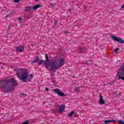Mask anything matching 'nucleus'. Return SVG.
<instances>
[{"instance_id":"nucleus-25","label":"nucleus","mask_w":124,"mask_h":124,"mask_svg":"<svg viewBox=\"0 0 124 124\" xmlns=\"http://www.w3.org/2000/svg\"><path fill=\"white\" fill-rule=\"evenodd\" d=\"M23 96H24V97H26V96H27V94H23Z\"/></svg>"},{"instance_id":"nucleus-15","label":"nucleus","mask_w":124,"mask_h":124,"mask_svg":"<svg viewBox=\"0 0 124 124\" xmlns=\"http://www.w3.org/2000/svg\"><path fill=\"white\" fill-rule=\"evenodd\" d=\"M74 113H75V111H72L69 114V117H72V115H73V114H74Z\"/></svg>"},{"instance_id":"nucleus-6","label":"nucleus","mask_w":124,"mask_h":124,"mask_svg":"<svg viewBox=\"0 0 124 124\" xmlns=\"http://www.w3.org/2000/svg\"><path fill=\"white\" fill-rule=\"evenodd\" d=\"M111 38H112L114 41H117V42H120V43H124V41L120 38L115 37V36H112Z\"/></svg>"},{"instance_id":"nucleus-7","label":"nucleus","mask_w":124,"mask_h":124,"mask_svg":"<svg viewBox=\"0 0 124 124\" xmlns=\"http://www.w3.org/2000/svg\"><path fill=\"white\" fill-rule=\"evenodd\" d=\"M25 49V46H20L16 47V52H22Z\"/></svg>"},{"instance_id":"nucleus-10","label":"nucleus","mask_w":124,"mask_h":124,"mask_svg":"<svg viewBox=\"0 0 124 124\" xmlns=\"http://www.w3.org/2000/svg\"><path fill=\"white\" fill-rule=\"evenodd\" d=\"M59 111L60 113H63L64 112V106H61L59 108Z\"/></svg>"},{"instance_id":"nucleus-9","label":"nucleus","mask_w":124,"mask_h":124,"mask_svg":"<svg viewBox=\"0 0 124 124\" xmlns=\"http://www.w3.org/2000/svg\"><path fill=\"white\" fill-rule=\"evenodd\" d=\"M41 6V4H37L32 7V9H33V10H36L37 9H38V8H40Z\"/></svg>"},{"instance_id":"nucleus-28","label":"nucleus","mask_w":124,"mask_h":124,"mask_svg":"<svg viewBox=\"0 0 124 124\" xmlns=\"http://www.w3.org/2000/svg\"><path fill=\"white\" fill-rule=\"evenodd\" d=\"M46 91H49V89L48 88H46Z\"/></svg>"},{"instance_id":"nucleus-18","label":"nucleus","mask_w":124,"mask_h":124,"mask_svg":"<svg viewBox=\"0 0 124 124\" xmlns=\"http://www.w3.org/2000/svg\"><path fill=\"white\" fill-rule=\"evenodd\" d=\"M42 62H43V60H40V62H39V65H41V64H42Z\"/></svg>"},{"instance_id":"nucleus-17","label":"nucleus","mask_w":124,"mask_h":124,"mask_svg":"<svg viewBox=\"0 0 124 124\" xmlns=\"http://www.w3.org/2000/svg\"><path fill=\"white\" fill-rule=\"evenodd\" d=\"M117 122L119 124H124V122L123 121H118Z\"/></svg>"},{"instance_id":"nucleus-13","label":"nucleus","mask_w":124,"mask_h":124,"mask_svg":"<svg viewBox=\"0 0 124 124\" xmlns=\"http://www.w3.org/2000/svg\"><path fill=\"white\" fill-rule=\"evenodd\" d=\"M46 62H49V57L48 56V54L47 53L46 54Z\"/></svg>"},{"instance_id":"nucleus-24","label":"nucleus","mask_w":124,"mask_h":124,"mask_svg":"<svg viewBox=\"0 0 124 124\" xmlns=\"http://www.w3.org/2000/svg\"><path fill=\"white\" fill-rule=\"evenodd\" d=\"M44 65H48V63L47 62H45L44 63Z\"/></svg>"},{"instance_id":"nucleus-22","label":"nucleus","mask_w":124,"mask_h":124,"mask_svg":"<svg viewBox=\"0 0 124 124\" xmlns=\"http://www.w3.org/2000/svg\"><path fill=\"white\" fill-rule=\"evenodd\" d=\"M15 2H19L20 1V0H14Z\"/></svg>"},{"instance_id":"nucleus-21","label":"nucleus","mask_w":124,"mask_h":124,"mask_svg":"<svg viewBox=\"0 0 124 124\" xmlns=\"http://www.w3.org/2000/svg\"><path fill=\"white\" fill-rule=\"evenodd\" d=\"M55 72H56L55 71H51V73L52 74V76H53V75H54V74H55Z\"/></svg>"},{"instance_id":"nucleus-27","label":"nucleus","mask_w":124,"mask_h":124,"mask_svg":"<svg viewBox=\"0 0 124 124\" xmlns=\"http://www.w3.org/2000/svg\"><path fill=\"white\" fill-rule=\"evenodd\" d=\"M121 8H124V5L122 6Z\"/></svg>"},{"instance_id":"nucleus-19","label":"nucleus","mask_w":124,"mask_h":124,"mask_svg":"<svg viewBox=\"0 0 124 124\" xmlns=\"http://www.w3.org/2000/svg\"><path fill=\"white\" fill-rule=\"evenodd\" d=\"M119 48H116L115 49L114 52H115V53H117V52H118V51H119Z\"/></svg>"},{"instance_id":"nucleus-3","label":"nucleus","mask_w":124,"mask_h":124,"mask_svg":"<svg viewBox=\"0 0 124 124\" xmlns=\"http://www.w3.org/2000/svg\"><path fill=\"white\" fill-rule=\"evenodd\" d=\"M5 80L6 81V84L7 87H11V89L9 90V92H11V91L13 90V87H12V85H10V84L13 85L14 86H16L18 84L17 81L14 78H9Z\"/></svg>"},{"instance_id":"nucleus-26","label":"nucleus","mask_w":124,"mask_h":124,"mask_svg":"<svg viewBox=\"0 0 124 124\" xmlns=\"http://www.w3.org/2000/svg\"><path fill=\"white\" fill-rule=\"evenodd\" d=\"M86 63H87V64H91V63L88 62H87Z\"/></svg>"},{"instance_id":"nucleus-1","label":"nucleus","mask_w":124,"mask_h":124,"mask_svg":"<svg viewBox=\"0 0 124 124\" xmlns=\"http://www.w3.org/2000/svg\"><path fill=\"white\" fill-rule=\"evenodd\" d=\"M17 78L22 81L23 83H27L28 81H31L33 78V76L30 73L26 72H22V73H18L16 74Z\"/></svg>"},{"instance_id":"nucleus-12","label":"nucleus","mask_w":124,"mask_h":124,"mask_svg":"<svg viewBox=\"0 0 124 124\" xmlns=\"http://www.w3.org/2000/svg\"><path fill=\"white\" fill-rule=\"evenodd\" d=\"M79 51L80 53H83V52H84V51H85V48L81 47L79 49Z\"/></svg>"},{"instance_id":"nucleus-4","label":"nucleus","mask_w":124,"mask_h":124,"mask_svg":"<svg viewBox=\"0 0 124 124\" xmlns=\"http://www.w3.org/2000/svg\"><path fill=\"white\" fill-rule=\"evenodd\" d=\"M0 89H3L8 93L11 90V87L7 86L6 82L5 80L0 81Z\"/></svg>"},{"instance_id":"nucleus-29","label":"nucleus","mask_w":124,"mask_h":124,"mask_svg":"<svg viewBox=\"0 0 124 124\" xmlns=\"http://www.w3.org/2000/svg\"><path fill=\"white\" fill-rule=\"evenodd\" d=\"M64 33L66 34V33H67V32H64Z\"/></svg>"},{"instance_id":"nucleus-30","label":"nucleus","mask_w":124,"mask_h":124,"mask_svg":"<svg viewBox=\"0 0 124 124\" xmlns=\"http://www.w3.org/2000/svg\"><path fill=\"white\" fill-rule=\"evenodd\" d=\"M35 0V1H38V0Z\"/></svg>"},{"instance_id":"nucleus-16","label":"nucleus","mask_w":124,"mask_h":124,"mask_svg":"<svg viewBox=\"0 0 124 124\" xmlns=\"http://www.w3.org/2000/svg\"><path fill=\"white\" fill-rule=\"evenodd\" d=\"M75 91H76V92H80V88H79V87H76V88H75Z\"/></svg>"},{"instance_id":"nucleus-8","label":"nucleus","mask_w":124,"mask_h":124,"mask_svg":"<svg viewBox=\"0 0 124 124\" xmlns=\"http://www.w3.org/2000/svg\"><path fill=\"white\" fill-rule=\"evenodd\" d=\"M99 102L100 104H105V101H104V100L103 99V97L102 96V95H100Z\"/></svg>"},{"instance_id":"nucleus-14","label":"nucleus","mask_w":124,"mask_h":124,"mask_svg":"<svg viewBox=\"0 0 124 124\" xmlns=\"http://www.w3.org/2000/svg\"><path fill=\"white\" fill-rule=\"evenodd\" d=\"M39 62V59L38 58H37L35 60H34L33 62L34 63L37 62Z\"/></svg>"},{"instance_id":"nucleus-20","label":"nucleus","mask_w":124,"mask_h":124,"mask_svg":"<svg viewBox=\"0 0 124 124\" xmlns=\"http://www.w3.org/2000/svg\"><path fill=\"white\" fill-rule=\"evenodd\" d=\"M17 19L18 21H23V18H22L21 17H18Z\"/></svg>"},{"instance_id":"nucleus-23","label":"nucleus","mask_w":124,"mask_h":124,"mask_svg":"<svg viewBox=\"0 0 124 124\" xmlns=\"http://www.w3.org/2000/svg\"><path fill=\"white\" fill-rule=\"evenodd\" d=\"M50 5L51 7H54V4H53V3H50Z\"/></svg>"},{"instance_id":"nucleus-11","label":"nucleus","mask_w":124,"mask_h":124,"mask_svg":"<svg viewBox=\"0 0 124 124\" xmlns=\"http://www.w3.org/2000/svg\"><path fill=\"white\" fill-rule=\"evenodd\" d=\"M31 7L30 6H28V7H26L25 8V9H24V11H30V10H31Z\"/></svg>"},{"instance_id":"nucleus-2","label":"nucleus","mask_w":124,"mask_h":124,"mask_svg":"<svg viewBox=\"0 0 124 124\" xmlns=\"http://www.w3.org/2000/svg\"><path fill=\"white\" fill-rule=\"evenodd\" d=\"M63 61V59H62L50 62L49 64L50 68L51 69H57L59 68V67H62L64 64Z\"/></svg>"},{"instance_id":"nucleus-5","label":"nucleus","mask_w":124,"mask_h":124,"mask_svg":"<svg viewBox=\"0 0 124 124\" xmlns=\"http://www.w3.org/2000/svg\"><path fill=\"white\" fill-rule=\"evenodd\" d=\"M53 92H55L56 93H58V95H60V96H62V97L65 96V94L62 92H60V90L58 89H54Z\"/></svg>"}]
</instances>
